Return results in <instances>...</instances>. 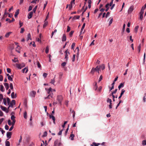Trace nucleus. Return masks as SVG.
I'll return each mask as SVG.
<instances>
[{
    "label": "nucleus",
    "mask_w": 146,
    "mask_h": 146,
    "mask_svg": "<svg viewBox=\"0 0 146 146\" xmlns=\"http://www.w3.org/2000/svg\"><path fill=\"white\" fill-rule=\"evenodd\" d=\"M12 60L13 61L15 62H17L18 61V60L17 59L15 58L14 59H13Z\"/></svg>",
    "instance_id": "4d7b16f0"
},
{
    "label": "nucleus",
    "mask_w": 146,
    "mask_h": 146,
    "mask_svg": "<svg viewBox=\"0 0 146 146\" xmlns=\"http://www.w3.org/2000/svg\"><path fill=\"white\" fill-rule=\"evenodd\" d=\"M107 102H109L110 103H111L112 102L111 100V99H109V98H108L107 100Z\"/></svg>",
    "instance_id": "338daca9"
},
{
    "label": "nucleus",
    "mask_w": 146,
    "mask_h": 146,
    "mask_svg": "<svg viewBox=\"0 0 146 146\" xmlns=\"http://www.w3.org/2000/svg\"><path fill=\"white\" fill-rule=\"evenodd\" d=\"M109 4L108 3L105 6V7L106 8V9L105 10L106 12L109 9Z\"/></svg>",
    "instance_id": "4be33fe9"
},
{
    "label": "nucleus",
    "mask_w": 146,
    "mask_h": 146,
    "mask_svg": "<svg viewBox=\"0 0 146 146\" xmlns=\"http://www.w3.org/2000/svg\"><path fill=\"white\" fill-rule=\"evenodd\" d=\"M33 14V11H31L29 13L28 15V18L29 19H31L32 17Z\"/></svg>",
    "instance_id": "f8f14e48"
},
{
    "label": "nucleus",
    "mask_w": 146,
    "mask_h": 146,
    "mask_svg": "<svg viewBox=\"0 0 146 146\" xmlns=\"http://www.w3.org/2000/svg\"><path fill=\"white\" fill-rule=\"evenodd\" d=\"M15 104V100H13L9 104V107H13V106Z\"/></svg>",
    "instance_id": "423d86ee"
},
{
    "label": "nucleus",
    "mask_w": 146,
    "mask_h": 146,
    "mask_svg": "<svg viewBox=\"0 0 146 146\" xmlns=\"http://www.w3.org/2000/svg\"><path fill=\"white\" fill-rule=\"evenodd\" d=\"M37 64L38 65V66L39 68H40L41 67V66L40 64V63L38 61H37Z\"/></svg>",
    "instance_id": "bf43d9fd"
},
{
    "label": "nucleus",
    "mask_w": 146,
    "mask_h": 146,
    "mask_svg": "<svg viewBox=\"0 0 146 146\" xmlns=\"http://www.w3.org/2000/svg\"><path fill=\"white\" fill-rule=\"evenodd\" d=\"M74 135L73 134H71L70 135V137L71 138L70 139L72 140H74Z\"/></svg>",
    "instance_id": "cd10ccee"
},
{
    "label": "nucleus",
    "mask_w": 146,
    "mask_h": 146,
    "mask_svg": "<svg viewBox=\"0 0 146 146\" xmlns=\"http://www.w3.org/2000/svg\"><path fill=\"white\" fill-rule=\"evenodd\" d=\"M9 139H7L5 141V145L6 146H10V143L9 141H7Z\"/></svg>",
    "instance_id": "aec40b11"
},
{
    "label": "nucleus",
    "mask_w": 146,
    "mask_h": 146,
    "mask_svg": "<svg viewBox=\"0 0 146 146\" xmlns=\"http://www.w3.org/2000/svg\"><path fill=\"white\" fill-rule=\"evenodd\" d=\"M80 17L79 16H75L73 18L72 20H74L75 19H78Z\"/></svg>",
    "instance_id": "bb28decb"
},
{
    "label": "nucleus",
    "mask_w": 146,
    "mask_h": 146,
    "mask_svg": "<svg viewBox=\"0 0 146 146\" xmlns=\"http://www.w3.org/2000/svg\"><path fill=\"white\" fill-rule=\"evenodd\" d=\"M15 20L13 18H12L11 20H10V19H8V18L6 20V21H9V22L10 23H11L12 22L14 21H15Z\"/></svg>",
    "instance_id": "2eb2a0df"
},
{
    "label": "nucleus",
    "mask_w": 146,
    "mask_h": 146,
    "mask_svg": "<svg viewBox=\"0 0 146 146\" xmlns=\"http://www.w3.org/2000/svg\"><path fill=\"white\" fill-rule=\"evenodd\" d=\"M72 4L73 3H72V2H70V3L69 5V10H70L72 8Z\"/></svg>",
    "instance_id": "2f4dec72"
},
{
    "label": "nucleus",
    "mask_w": 146,
    "mask_h": 146,
    "mask_svg": "<svg viewBox=\"0 0 146 146\" xmlns=\"http://www.w3.org/2000/svg\"><path fill=\"white\" fill-rule=\"evenodd\" d=\"M7 104H8L9 105L10 103V99L9 98L7 97Z\"/></svg>",
    "instance_id": "8fccbe9b"
},
{
    "label": "nucleus",
    "mask_w": 146,
    "mask_h": 146,
    "mask_svg": "<svg viewBox=\"0 0 146 146\" xmlns=\"http://www.w3.org/2000/svg\"><path fill=\"white\" fill-rule=\"evenodd\" d=\"M3 102L4 103V104L5 105H7V101L6 98H4L3 99Z\"/></svg>",
    "instance_id": "ea45409f"
},
{
    "label": "nucleus",
    "mask_w": 146,
    "mask_h": 146,
    "mask_svg": "<svg viewBox=\"0 0 146 146\" xmlns=\"http://www.w3.org/2000/svg\"><path fill=\"white\" fill-rule=\"evenodd\" d=\"M95 71H98V73H99V70L100 69V67L98 68V66H96V68H94Z\"/></svg>",
    "instance_id": "f704fd0d"
},
{
    "label": "nucleus",
    "mask_w": 146,
    "mask_h": 146,
    "mask_svg": "<svg viewBox=\"0 0 146 146\" xmlns=\"http://www.w3.org/2000/svg\"><path fill=\"white\" fill-rule=\"evenodd\" d=\"M57 32V30L56 29H55L54 30V31H53L52 33V36H51V38L52 37L54 34V33H56V32Z\"/></svg>",
    "instance_id": "603ef678"
},
{
    "label": "nucleus",
    "mask_w": 146,
    "mask_h": 146,
    "mask_svg": "<svg viewBox=\"0 0 146 146\" xmlns=\"http://www.w3.org/2000/svg\"><path fill=\"white\" fill-rule=\"evenodd\" d=\"M100 144V143H96L95 142H93L92 144L91 145L92 146H98Z\"/></svg>",
    "instance_id": "f3484780"
},
{
    "label": "nucleus",
    "mask_w": 146,
    "mask_h": 146,
    "mask_svg": "<svg viewBox=\"0 0 146 146\" xmlns=\"http://www.w3.org/2000/svg\"><path fill=\"white\" fill-rule=\"evenodd\" d=\"M48 56L49 57V61L50 62H51V58H50L51 57V55L50 54H49L48 55Z\"/></svg>",
    "instance_id": "13d9d810"
},
{
    "label": "nucleus",
    "mask_w": 146,
    "mask_h": 146,
    "mask_svg": "<svg viewBox=\"0 0 146 146\" xmlns=\"http://www.w3.org/2000/svg\"><path fill=\"white\" fill-rule=\"evenodd\" d=\"M113 21V18H111L110 19V20L109 22V26L110 25H111V24L112 23Z\"/></svg>",
    "instance_id": "052dcab7"
},
{
    "label": "nucleus",
    "mask_w": 146,
    "mask_h": 146,
    "mask_svg": "<svg viewBox=\"0 0 146 146\" xmlns=\"http://www.w3.org/2000/svg\"><path fill=\"white\" fill-rule=\"evenodd\" d=\"M49 116L50 118H52V119L53 121V123L54 124H55V117L54 116L52 115H49Z\"/></svg>",
    "instance_id": "9b49d317"
},
{
    "label": "nucleus",
    "mask_w": 146,
    "mask_h": 146,
    "mask_svg": "<svg viewBox=\"0 0 146 146\" xmlns=\"http://www.w3.org/2000/svg\"><path fill=\"white\" fill-rule=\"evenodd\" d=\"M0 90L2 92L4 91V88L3 86L2 85L1 86Z\"/></svg>",
    "instance_id": "72a5a7b5"
},
{
    "label": "nucleus",
    "mask_w": 146,
    "mask_h": 146,
    "mask_svg": "<svg viewBox=\"0 0 146 146\" xmlns=\"http://www.w3.org/2000/svg\"><path fill=\"white\" fill-rule=\"evenodd\" d=\"M19 13V9H18L17 10V11L15 12V17H17Z\"/></svg>",
    "instance_id": "6ab92c4d"
},
{
    "label": "nucleus",
    "mask_w": 146,
    "mask_h": 146,
    "mask_svg": "<svg viewBox=\"0 0 146 146\" xmlns=\"http://www.w3.org/2000/svg\"><path fill=\"white\" fill-rule=\"evenodd\" d=\"M100 69H101L102 70H104L105 68V66L104 64H102L99 67Z\"/></svg>",
    "instance_id": "a878e982"
},
{
    "label": "nucleus",
    "mask_w": 146,
    "mask_h": 146,
    "mask_svg": "<svg viewBox=\"0 0 146 146\" xmlns=\"http://www.w3.org/2000/svg\"><path fill=\"white\" fill-rule=\"evenodd\" d=\"M75 55L74 54L72 58V61L74 62L75 60Z\"/></svg>",
    "instance_id": "680f3d73"
},
{
    "label": "nucleus",
    "mask_w": 146,
    "mask_h": 146,
    "mask_svg": "<svg viewBox=\"0 0 146 146\" xmlns=\"http://www.w3.org/2000/svg\"><path fill=\"white\" fill-rule=\"evenodd\" d=\"M125 92V90H124L123 89H122V90H121V95H123L124 93Z\"/></svg>",
    "instance_id": "69168bd1"
},
{
    "label": "nucleus",
    "mask_w": 146,
    "mask_h": 146,
    "mask_svg": "<svg viewBox=\"0 0 146 146\" xmlns=\"http://www.w3.org/2000/svg\"><path fill=\"white\" fill-rule=\"evenodd\" d=\"M1 109L3 111H5L6 113L9 112V111L5 107H4L2 106H1Z\"/></svg>",
    "instance_id": "20e7f679"
},
{
    "label": "nucleus",
    "mask_w": 146,
    "mask_h": 146,
    "mask_svg": "<svg viewBox=\"0 0 146 146\" xmlns=\"http://www.w3.org/2000/svg\"><path fill=\"white\" fill-rule=\"evenodd\" d=\"M27 40H28L29 39L31 40V36L30 33H29L27 35Z\"/></svg>",
    "instance_id": "c756f323"
},
{
    "label": "nucleus",
    "mask_w": 146,
    "mask_h": 146,
    "mask_svg": "<svg viewBox=\"0 0 146 146\" xmlns=\"http://www.w3.org/2000/svg\"><path fill=\"white\" fill-rule=\"evenodd\" d=\"M66 40V36L65 34H64L63 35V36L62 37V41H65Z\"/></svg>",
    "instance_id": "dca6fc26"
},
{
    "label": "nucleus",
    "mask_w": 146,
    "mask_h": 146,
    "mask_svg": "<svg viewBox=\"0 0 146 146\" xmlns=\"http://www.w3.org/2000/svg\"><path fill=\"white\" fill-rule=\"evenodd\" d=\"M12 33V32H10L8 33H7L5 35V36L7 38L9 37V36Z\"/></svg>",
    "instance_id": "5701e85b"
},
{
    "label": "nucleus",
    "mask_w": 146,
    "mask_h": 146,
    "mask_svg": "<svg viewBox=\"0 0 146 146\" xmlns=\"http://www.w3.org/2000/svg\"><path fill=\"white\" fill-rule=\"evenodd\" d=\"M143 13H144V12H143L142 11H140L139 13V19L141 20H142L143 19Z\"/></svg>",
    "instance_id": "1a4fd4ad"
},
{
    "label": "nucleus",
    "mask_w": 146,
    "mask_h": 146,
    "mask_svg": "<svg viewBox=\"0 0 146 146\" xmlns=\"http://www.w3.org/2000/svg\"><path fill=\"white\" fill-rule=\"evenodd\" d=\"M145 8V7H144V6L142 7V8L140 11H142L143 12H144V10Z\"/></svg>",
    "instance_id": "0e129e2a"
},
{
    "label": "nucleus",
    "mask_w": 146,
    "mask_h": 146,
    "mask_svg": "<svg viewBox=\"0 0 146 146\" xmlns=\"http://www.w3.org/2000/svg\"><path fill=\"white\" fill-rule=\"evenodd\" d=\"M53 94L52 92H51L47 96L44 98V99H49L51 97V98H52L53 97Z\"/></svg>",
    "instance_id": "39448f33"
},
{
    "label": "nucleus",
    "mask_w": 146,
    "mask_h": 146,
    "mask_svg": "<svg viewBox=\"0 0 146 146\" xmlns=\"http://www.w3.org/2000/svg\"><path fill=\"white\" fill-rule=\"evenodd\" d=\"M141 44H140L139 46L138 47V50L139 52H140L141 50Z\"/></svg>",
    "instance_id": "864d4df0"
},
{
    "label": "nucleus",
    "mask_w": 146,
    "mask_h": 146,
    "mask_svg": "<svg viewBox=\"0 0 146 146\" xmlns=\"http://www.w3.org/2000/svg\"><path fill=\"white\" fill-rule=\"evenodd\" d=\"M142 144L143 145H146V140H143L142 142Z\"/></svg>",
    "instance_id": "3c124183"
},
{
    "label": "nucleus",
    "mask_w": 146,
    "mask_h": 146,
    "mask_svg": "<svg viewBox=\"0 0 146 146\" xmlns=\"http://www.w3.org/2000/svg\"><path fill=\"white\" fill-rule=\"evenodd\" d=\"M25 70H26L25 73H27V72L28 71V69L27 68H23V69H22V72L23 73H24L25 72Z\"/></svg>",
    "instance_id": "393cba45"
},
{
    "label": "nucleus",
    "mask_w": 146,
    "mask_h": 146,
    "mask_svg": "<svg viewBox=\"0 0 146 146\" xmlns=\"http://www.w3.org/2000/svg\"><path fill=\"white\" fill-rule=\"evenodd\" d=\"M44 23L43 25V27L44 28H45L46 27V26H47L48 24V22L47 21H44Z\"/></svg>",
    "instance_id": "473e14b6"
},
{
    "label": "nucleus",
    "mask_w": 146,
    "mask_h": 146,
    "mask_svg": "<svg viewBox=\"0 0 146 146\" xmlns=\"http://www.w3.org/2000/svg\"><path fill=\"white\" fill-rule=\"evenodd\" d=\"M2 99H3V96L2 94H0V103L1 102Z\"/></svg>",
    "instance_id": "e433bc0d"
},
{
    "label": "nucleus",
    "mask_w": 146,
    "mask_h": 146,
    "mask_svg": "<svg viewBox=\"0 0 146 146\" xmlns=\"http://www.w3.org/2000/svg\"><path fill=\"white\" fill-rule=\"evenodd\" d=\"M8 80L11 81H13V78H12L11 76L8 77Z\"/></svg>",
    "instance_id": "c03bdc74"
},
{
    "label": "nucleus",
    "mask_w": 146,
    "mask_h": 146,
    "mask_svg": "<svg viewBox=\"0 0 146 146\" xmlns=\"http://www.w3.org/2000/svg\"><path fill=\"white\" fill-rule=\"evenodd\" d=\"M124 86V83H121L120 84L118 88L119 90H120L121 88L123 87Z\"/></svg>",
    "instance_id": "b1692460"
},
{
    "label": "nucleus",
    "mask_w": 146,
    "mask_h": 146,
    "mask_svg": "<svg viewBox=\"0 0 146 146\" xmlns=\"http://www.w3.org/2000/svg\"><path fill=\"white\" fill-rule=\"evenodd\" d=\"M134 9V7L133 6H131L130 7L129 9L128 12L129 13H131L133 11Z\"/></svg>",
    "instance_id": "0eeeda50"
},
{
    "label": "nucleus",
    "mask_w": 146,
    "mask_h": 146,
    "mask_svg": "<svg viewBox=\"0 0 146 146\" xmlns=\"http://www.w3.org/2000/svg\"><path fill=\"white\" fill-rule=\"evenodd\" d=\"M60 143L58 141V140L56 139L55 140L54 142V146H60Z\"/></svg>",
    "instance_id": "7ed1b4c3"
},
{
    "label": "nucleus",
    "mask_w": 146,
    "mask_h": 146,
    "mask_svg": "<svg viewBox=\"0 0 146 146\" xmlns=\"http://www.w3.org/2000/svg\"><path fill=\"white\" fill-rule=\"evenodd\" d=\"M38 6L36 5V6L33 9V11L34 13H35L36 11V9L37 8Z\"/></svg>",
    "instance_id": "a18cd8bd"
},
{
    "label": "nucleus",
    "mask_w": 146,
    "mask_h": 146,
    "mask_svg": "<svg viewBox=\"0 0 146 146\" xmlns=\"http://www.w3.org/2000/svg\"><path fill=\"white\" fill-rule=\"evenodd\" d=\"M70 30V27H69L68 26H67V32H69Z\"/></svg>",
    "instance_id": "6e6d98bb"
},
{
    "label": "nucleus",
    "mask_w": 146,
    "mask_h": 146,
    "mask_svg": "<svg viewBox=\"0 0 146 146\" xmlns=\"http://www.w3.org/2000/svg\"><path fill=\"white\" fill-rule=\"evenodd\" d=\"M45 90L47 91V93L48 94H49L50 93H51V92H52V89L51 87H50L48 89H47L46 88Z\"/></svg>",
    "instance_id": "9d476101"
},
{
    "label": "nucleus",
    "mask_w": 146,
    "mask_h": 146,
    "mask_svg": "<svg viewBox=\"0 0 146 146\" xmlns=\"http://www.w3.org/2000/svg\"><path fill=\"white\" fill-rule=\"evenodd\" d=\"M75 46V43L73 42L72 43V46H71V48L72 49H74V48Z\"/></svg>",
    "instance_id": "de8ad7c7"
},
{
    "label": "nucleus",
    "mask_w": 146,
    "mask_h": 146,
    "mask_svg": "<svg viewBox=\"0 0 146 146\" xmlns=\"http://www.w3.org/2000/svg\"><path fill=\"white\" fill-rule=\"evenodd\" d=\"M15 117L13 115H12L11 117V119L12 121L15 120Z\"/></svg>",
    "instance_id": "79ce46f5"
},
{
    "label": "nucleus",
    "mask_w": 146,
    "mask_h": 146,
    "mask_svg": "<svg viewBox=\"0 0 146 146\" xmlns=\"http://www.w3.org/2000/svg\"><path fill=\"white\" fill-rule=\"evenodd\" d=\"M125 24H124L123 26V27L122 29V31L121 33V34L123 35L124 33L125 30Z\"/></svg>",
    "instance_id": "a211bd4d"
},
{
    "label": "nucleus",
    "mask_w": 146,
    "mask_h": 146,
    "mask_svg": "<svg viewBox=\"0 0 146 146\" xmlns=\"http://www.w3.org/2000/svg\"><path fill=\"white\" fill-rule=\"evenodd\" d=\"M48 51H49V48H48V46H47L46 48L45 52L47 54L48 53Z\"/></svg>",
    "instance_id": "49530a36"
},
{
    "label": "nucleus",
    "mask_w": 146,
    "mask_h": 146,
    "mask_svg": "<svg viewBox=\"0 0 146 146\" xmlns=\"http://www.w3.org/2000/svg\"><path fill=\"white\" fill-rule=\"evenodd\" d=\"M4 86L5 87L6 89L7 90H8V89L9 88V84L7 83H4Z\"/></svg>",
    "instance_id": "4468645a"
},
{
    "label": "nucleus",
    "mask_w": 146,
    "mask_h": 146,
    "mask_svg": "<svg viewBox=\"0 0 146 146\" xmlns=\"http://www.w3.org/2000/svg\"><path fill=\"white\" fill-rule=\"evenodd\" d=\"M23 116L26 119L27 118V113L26 111L24 113Z\"/></svg>",
    "instance_id": "4c0bfd02"
},
{
    "label": "nucleus",
    "mask_w": 146,
    "mask_h": 146,
    "mask_svg": "<svg viewBox=\"0 0 146 146\" xmlns=\"http://www.w3.org/2000/svg\"><path fill=\"white\" fill-rule=\"evenodd\" d=\"M12 133L11 132H8L7 133V138L10 139L11 138Z\"/></svg>",
    "instance_id": "ddd939ff"
},
{
    "label": "nucleus",
    "mask_w": 146,
    "mask_h": 146,
    "mask_svg": "<svg viewBox=\"0 0 146 146\" xmlns=\"http://www.w3.org/2000/svg\"><path fill=\"white\" fill-rule=\"evenodd\" d=\"M19 47V45L17 46V47L16 48V50L19 53H20V52L19 50V48H18V47Z\"/></svg>",
    "instance_id": "37998d69"
},
{
    "label": "nucleus",
    "mask_w": 146,
    "mask_h": 146,
    "mask_svg": "<svg viewBox=\"0 0 146 146\" xmlns=\"http://www.w3.org/2000/svg\"><path fill=\"white\" fill-rule=\"evenodd\" d=\"M51 80V83L52 84H54V83L55 82V80H54V79H52V80Z\"/></svg>",
    "instance_id": "774afa93"
},
{
    "label": "nucleus",
    "mask_w": 146,
    "mask_h": 146,
    "mask_svg": "<svg viewBox=\"0 0 146 146\" xmlns=\"http://www.w3.org/2000/svg\"><path fill=\"white\" fill-rule=\"evenodd\" d=\"M11 98L13 99L16 98V94H15V93L14 92H13L11 94Z\"/></svg>",
    "instance_id": "412c9836"
},
{
    "label": "nucleus",
    "mask_w": 146,
    "mask_h": 146,
    "mask_svg": "<svg viewBox=\"0 0 146 146\" xmlns=\"http://www.w3.org/2000/svg\"><path fill=\"white\" fill-rule=\"evenodd\" d=\"M95 71H95V70L94 68H92V69L90 72V73L91 74H93L94 72H95Z\"/></svg>",
    "instance_id": "7c9ffc66"
},
{
    "label": "nucleus",
    "mask_w": 146,
    "mask_h": 146,
    "mask_svg": "<svg viewBox=\"0 0 146 146\" xmlns=\"http://www.w3.org/2000/svg\"><path fill=\"white\" fill-rule=\"evenodd\" d=\"M47 135V133L46 131H45L43 135H42V137H46Z\"/></svg>",
    "instance_id": "09e8293b"
},
{
    "label": "nucleus",
    "mask_w": 146,
    "mask_h": 146,
    "mask_svg": "<svg viewBox=\"0 0 146 146\" xmlns=\"http://www.w3.org/2000/svg\"><path fill=\"white\" fill-rule=\"evenodd\" d=\"M74 31H71V32L70 33L69 35L70 37H72L73 33H74Z\"/></svg>",
    "instance_id": "58836bf2"
},
{
    "label": "nucleus",
    "mask_w": 146,
    "mask_h": 146,
    "mask_svg": "<svg viewBox=\"0 0 146 146\" xmlns=\"http://www.w3.org/2000/svg\"><path fill=\"white\" fill-rule=\"evenodd\" d=\"M66 63L65 62H64L61 64V65L62 66L64 67L66 65Z\"/></svg>",
    "instance_id": "e2e57ef3"
},
{
    "label": "nucleus",
    "mask_w": 146,
    "mask_h": 146,
    "mask_svg": "<svg viewBox=\"0 0 146 146\" xmlns=\"http://www.w3.org/2000/svg\"><path fill=\"white\" fill-rule=\"evenodd\" d=\"M16 65L17 67L19 69H21V68L24 67L25 66V64L24 63H22L21 64H16Z\"/></svg>",
    "instance_id": "f03ea898"
},
{
    "label": "nucleus",
    "mask_w": 146,
    "mask_h": 146,
    "mask_svg": "<svg viewBox=\"0 0 146 146\" xmlns=\"http://www.w3.org/2000/svg\"><path fill=\"white\" fill-rule=\"evenodd\" d=\"M97 88H98V87L97 86V83L96 82L95 86L94 87V89L95 90H97Z\"/></svg>",
    "instance_id": "a19ab883"
},
{
    "label": "nucleus",
    "mask_w": 146,
    "mask_h": 146,
    "mask_svg": "<svg viewBox=\"0 0 146 146\" xmlns=\"http://www.w3.org/2000/svg\"><path fill=\"white\" fill-rule=\"evenodd\" d=\"M36 94V92L34 91H32L30 93V96L33 97H35V95Z\"/></svg>",
    "instance_id": "6e6552de"
},
{
    "label": "nucleus",
    "mask_w": 146,
    "mask_h": 146,
    "mask_svg": "<svg viewBox=\"0 0 146 146\" xmlns=\"http://www.w3.org/2000/svg\"><path fill=\"white\" fill-rule=\"evenodd\" d=\"M85 26V23H84L83 24L82 26V28L81 29V32H82V31L84 29V28Z\"/></svg>",
    "instance_id": "c9c22d12"
},
{
    "label": "nucleus",
    "mask_w": 146,
    "mask_h": 146,
    "mask_svg": "<svg viewBox=\"0 0 146 146\" xmlns=\"http://www.w3.org/2000/svg\"><path fill=\"white\" fill-rule=\"evenodd\" d=\"M8 123L9 125H12V123L11 122V121L10 119H9L8 121Z\"/></svg>",
    "instance_id": "5fc2aeb1"
},
{
    "label": "nucleus",
    "mask_w": 146,
    "mask_h": 146,
    "mask_svg": "<svg viewBox=\"0 0 146 146\" xmlns=\"http://www.w3.org/2000/svg\"><path fill=\"white\" fill-rule=\"evenodd\" d=\"M57 100L60 105H61L62 102L63 100V97L61 95H58L57 97Z\"/></svg>",
    "instance_id": "f257e3e1"
},
{
    "label": "nucleus",
    "mask_w": 146,
    "mask_h": 146,
    "mask_svg": "<svg viewBox=\"0 0 146 146\" xmlns=\"http://www.w3.org/2000/svg\"><path fill=\"white\" fill-rule=\"evenodd\" d=\"M139 27L138 26H137L135 27L134 29V32L135 33H137V32Z\"/></svg>",
    "instance_id": "c85d7f7f"
}]
</instances>
